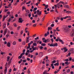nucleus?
<instances>
[{"label":"nucleus","mask_w":74,"mask_h":74,"mask_svg":"<svg viewBox=\"0 0 74 74\" xmlns=\"http://www.w3.org/2000/svg\"><path fill=\"white\" fill-rule=\"evenodd\" d=\"M7 65V62H6V64L5 65V66H6L5 67V69L4 72V74H6L7 71V66H6Z\"/></svg>","instance_id":"nucleus-1"},{"label":"nucleus","mask_w":74,"mask_h":74,"mask_svg":"<svg viewBox=\"0 0 74 74\" xmlns=\"http://www.w3.org/2000/svg\"><path fill=\"white\" fill-rule=\"evenodd\" d=\"M26 13L25 14V16H28V14H29L30 12V11L28 10H25Z\"/></svg>","instance_id":"nucleus-2"},{"label":"nucleus","mask_w":74,"mask_h":74,"mask_svg":"<svg viewBox=\"0 0 74 74\" xmlns=\"http://www.w3.org/2000/svg\"><path fill=\"white\" fill-rule=\"evenodd\" d=\"M64 32H68V27H67V26H65V27L64 28Z\"/></svg>","instance_id":"nucleus-3"},{"label":"nucleus","mask_w":74,"mask_h":74,"mask_svg":"<svg viewBox=\"0 0 74 74\" xmlns=\"http://www.w3.org/2000/svg\"><path fill=\"white\" fill-rule=\"evenodd\" d=\"M74 30L73 29L71 33H70V36L71 37H74Z\"/></svg>","instance_id":"nucleus-4"},{"label":"nucleus","mask_w":74,"mask_h":74,"mask_svg":"<svg viewBox=\"0 0 74 74\" xmlns=\"http://www.w3.org/2000/svg\"><path fill=\"white\" fill-rule=\"evenodd\" d=\"M69 52H71L72 53H74V51L73 48H71L69 49Z\"/></svg>","instance_id":"nucleus-5"},{"label":"nucleus","mask_w":74,"mask_h":74,"mask_svg":"<svg viewBox=\"0 0 74 74\" xmlns=\"http://www.w3.org/2000/svg\"><path fill=\"white\" fill-rule=\"evenodd\" d=\"M23 21L22 20V18H20L18 19V22L19 23H22V22H23Z\"/></svg>","instance_id":"nucleus-6"},{"label":"nucleus","mask_w":74,"mask_h":74,"mask_svg":"<svg viewBox=\"0 0 74 74\" xmlns=\"http://www.w3.org/2000/svg\"><path fill=\"white\" fill-rule=\"evenodd\" d=\"M41 14H42V12L41 11H40L39 12H38V13H37V15H41Z\"/></svg>","instance_id":"nucleus-7"},{"label":"nucleus","mask_w":74,"mask_h":74,"mask_svg":"<svg viewBox=\"0 0 74 74\" xmlns=\"http://www.w3.org/2000/svg\"><path fill=\"white\" fill-rule=\"evenodd\" d=\"M10 32L8 31V32L7 34L6 35V37L7 38H8L9 36V34H10Z\"/></svg>","instance_id":"nucleus-8"},{"label":"nucleus","mask_w":74,"mask_h":74,"mask_svg":"<svg viewBox=\"0 0 74 74\" xmlns=\"http://www.w3.org/2000/svg\"><path fill=\"white\" fill-rule=\"evenodd\" d=\"M64 7H65V8H70L69 7V5H64Z\"/></svg>","instance_id":"nucleus-9"},{"label":"nucleus","mask_w":74,"mask_h":74,"mask_svg":"<svg viewBox=\"0 0 74 74\" xmlns=\"http://www.w3.org/2000/svg\"><path fill=\"white\" fill-rule=\"evenodd\" d=\"M7 47H10V46H11L10 43V42H8V43L7 44Z\"/></svg>","instance_id":"nucleus-10"},{"label":"nucleus","mask_w":74,"mask_h":74,"mask_svg":"<svg viewBox=\"0 0 74 74\" xmlns=\"http://www.w3.org/2000/svg\"><path fill=\"white\" fill-rule=\"evenodd\" d=\"M6 18H7V17H6L5 15L3 16V21H4L5 20V19Z\"/></svg>","instance_id":"nucleus-11"},{"label":"nucleus","mask_w":74,"mask_h":74,"mask_svg":"<svg viewBox=\"0 0 74 74\" xmlns=\"http://www.w3.org/2000/svg\"><path fill=\"white\" fill-rule=\"evenodd\" d=\"M66 13L67 14H72V12L70 11H67L66 12Z\"/></svg>","instance_id":"nucleus-12"},{"label":"nucleus","mask_w":74,"mask_h":74,"mask_svg":"<svg viewBox=\"0 0 74 74\" xmlns=\"http://www.w3.org/2000/svg\"><path fill=\"white\" fill-rule=\"evenodd\" d=\"M65 64H66V66H68L69 64H70V63L68 62H65Z\"/></svg>","instance_id":"nucleus-13"},{"label":"nucleus","mask_w":74,"mask_h":74,"mask_svg":"<svg viewBox=\"0 0 74 74\" xmlns=\"http://www.w3.org/2000/svg\"><path fill=\"white\" fill-rule=\"evenodd\" d=\"M51 66L52 67V69H55V66H53V64H51Z\"/></svg>","instance_id":"nucleus-14"},{"label":"nucleus","mask_w":74,"mask_h":74,"mask_svg":"<svg viewBox=\"0 0 74 74\" xmlns=\"http://www.w3.org/2000/svg\"><path fill=\"white\" fill-rule=\"evenodd\" d=\"M7 61L8 62L10 60V56H8L7 57Z\"/></svg>","instance_id":"nucleus-15"},{"label":"nucleus","mask_w":74,"mask_h":74,"mask_svg":"<svg viewBox=\"0 0 74 74\" xmlns=\"http://www.w3.org/2000/svg\"><path fill=\"white\" fill-rule=\"evenodd\" d=\"M64 49L65 50V52H67V51L68 49H67V48L66 47H64Z\"/></svg>","instance_id":"nucleus-16"},{"label":"nucleus","mask_w":74,"mask_h":74,"mask_svg":"<svg viewBox=\"0 0 74 74\" xmlns=\"http://www.w3.org/2000/svg\"><path fill=\"white\" fill-rule=\"evenodd\" d=\"M59 63L57 62L56 64H54V66H59Z\"/></svg>","instance_id":"nucleus-17"},{"label":"nucleus","mask_w":74,"mask_h":74,"mask_svg":"<svg viewBox=\"0 0 74 74\" xmlns=\"http://www.w3.org/2000/svg\"><path fill=\"white\" fill-rule=\"evenodd\" d=\"M29 14L28 15V16H29V18H30V17H31V16L32 15V13H31V12H30V13H29Z\"/></svg>","instance_id":"nucleus-18"},{"label":"nucleus","mask_w":74,"mask_h":74,"mask_svg":"<svg viewBox=\"0 0 74 74\" xmlns=\"http://www.w3.org/2000/svg\"><path fill=\"white\" fill-rule=\"evenodd\" d=\"M39 55H41V56H43V54L42 53V52H41L39 53Z\"/></svg>","instance_id":"nucleus-19"},{"label":"nucleus","mask_w":74,"mask_h":74,"mask_svg":"<svg viewBox=\"0 0 74 74\" xmlns=\"http://www.w3.org/2000/svg\"><path fill=\"white\" fill-rule=\"evenodd\" d=\"M53 45H54V47H57V46H58V43H54Z\"/></svg>","instance_id":"nucleus-20"},{"label":"nucleus","mask_w":74,"mask_h":74,"mask_svg":"<svg viewBox=\"0 0 74 74\" xmlns=\"http://www.w3.org/2000/svg\"><path fill=\"white\" fill-rule=\"evenodd\" d=\"M30 48V44H28V46L27 47V49H29Z\"/></svg>","instance_id":"nucleus-21"},{"label":"nucleus","mask_w":74,"mask_h":74,"mask_svg":"<svg viewBox=\"0 0 74 74\" xmlns=\"http://www.w3.org/2000/svg\"><path fill=\"white\" fill-rule=\"evenodd\" d=\"M47 73V71L45 70L44 71V72L43 73V74H46Z\"/></svg>","instance_id":"nucleus-22"},{"label":"nucleus","mask_w":74,"mask_h":74,"mask_svg":"<svg viewBox=\"0 0 74 74\" xmlns=\"http://www.w3.org/2000/svg\"><path fill=\"white\" fill-rule=\"evenodd\" d=\"M52 27H48V31H49V30H52Z\"/></svg>","instance_id":"nucleus-23"},{"label":"nucleus","mask_w":74,"mask_h":74,"mask_svg":"<svg viewBox=\"0 0 74 74\" xmlns=\"http://www.w3.org/2000/svg\"><path fill=\"white\" fill-rule=\"evenodd\" d=\"M42 46H45L46 45L45 44V43H42L41 45Z\"/></svg>","instance_id":"nucleus-24"},{"label":"nucleus","mask_w":74,"mask_h":74,"mask_svg":"<svg viewBox=\"0 0 74 74\" xmlns=\"http://www.w3.org/2000/svg\"><path fill=\"white\" fill-rule=\"evenodd\" d=\"M56 61V60H54L52 62V64H53V63H55Z\"/></svg>","instance_id":"nucleus-25"},{"label":"nucleus","mask_w":74,"mask_h":74,"mask_svg":"<svg viewBox=\"0 0 74 74\" xmlns=\"http://www.w3.org/2000/svg\"><path fill=\"white\" fill-rule=\"evenodd\" d=\"M48 51L49 53H50V52H51V51H52V50H51V49H49L48 50Z\"/></svg>","instance_id":"nucleus-26"},{"label":"nucleus","mask_w":74,"mask_h":74,"mask_svg":"<svg viewBox=\"0 0 74 74\" xmlns=\"http://www.w3.org/2000/svg\"><path fill=\"white\" fill-rule=\"evenodd\" d=\"M37 10V8H34L33 10L34 12L35 11H36Z\"/></svg>","instance_id":"nucleus-27"},{"label":"nucleus","mask_w":74,"mask_h":74,"mask_svg":"<svg viewBox=\"0 0 74 74\" xmlns=\"http://www.w3.org/2000/svg\"><path fill=\"white\" fill-rule=\"evenodd\" d=\"M33 45H34V46H37V44H36V43H33Z\"/></svg>","instance_id":"nucleus-28"},{"label":"nucleus","mask_w":74,"mask_h":74,"mask_svg":"<svg viewBox=\"0 0 74 74\" xmlns=\"http://www.w3.org/2000/svg\"><path fill=\"white\" fill-rule=\"evenodd\" d=\"M11 63V61H9V62L8 63V66H10V64Z\"/></svg>","instance_id":"nucleus-29"},{"label":"nucleus","mask_w":74,"mask_h":74,"mask_svg":"<svg viewBox=\"0 0 74 74\" xmlns=\"http://www.w3.org/2000/svg\"><path fill=\"white\" fill-rule=\"evenodd\" d=\"M7 29H6L5 30L4 32V34H6V33H7Z\"/></svg>","instance_id":"nucleus-30"},{"label":"nucleus","mask_w":74,"mask_h":74,"mask_svg":"<svg viewBox=\"0 0 74 74\" xmlns=\"http://www.w3.org/2000/svg\"><path fill=\"white\" fill-rule=\"evenodd\" d=\"M21 26H18V27H17V30H19V29L20 28H21Z\"/></svg>","instance_id":"nucleus-31"},{"label":"nucleus","mask_w":74,"mask_h":74,"mask_svg":"<svg viewBox=\"0 0 74 74\" xmlns=\"http://www.w3.org/2000/svg\"><path fill=\"white\" fill-rule=\"evenodd\" d=\"M57 6H60V3L59 2L57 4Z\"/></svg>","instance_id":"nucleus-32"},{"label":"nucleus","mask_w":74,"mask_h":74,"mask_svg":"<svg viewBox=\"0 0 74 74\" xmlns=\"http://www.w3.org/2000/svg\"><path fill=\"white\" fill-rule=\"evenodd\" d=\"M27 73L28 74H30V71H29V69H28V71H27Z\"/></svg>","instance_id":"nucleus-33"},{"label":"nucleus","mask_w":74,"mask_h":74,"mask_svg":"<svg viewBox=\"0 0 74 74\" xmlns=\"http://www.w3.org/2000/svg\"><path fill=\"white\" fill-rule=\"evenodd\" d=\"M26 43H28V42H29V40L26 39Z\"/></svg>","instance_id":"nucleus-34"},{"label":"nucleus","mask_w":74,"mask_h":74,"mask_svg":"<svg viewBox=\"0 0 74 74\" xmlns=\"http://www.w3.org/2000/svg\"><path fill=\"white\" fill-rule=\"evenodd\" d=\"M16 42L15 41L13 42V45H16Z\"/></svg>","instance_id":"nucleus-35"},{"label":"nucleus","mask_w":74,"mask_h":74,"mask_svg":"<svg viewBox=\"0 0 74 74\" xmlns=\"http://www.w3.org/2000/svg\"><path fill=\"white\" fill-rule=\"evenodd\" d=\"M31 2H32L31 1H29L28 2L26 3V4H30V3H31Z\"/></svg>","instance_id":"nucleus-36"},{"label":"nucleus","mask_w":74,"mask_h":74,"mask_svg":"<svg viewBox=\"0 0 74 74\" xmlns=\"http://www.w3.org/2000/svg\"><path fill=\"white\" fill-rule=\"evenodd\" d=\"M38 38H39V37H38L35 38V40H38Z\"/></svg>","instance_id":"nucleus-37"},{"label":"nucleus","mask_w":74,"mask_h":74,"mask_svg":"<svg viewBox=\"0 0 74 74\" xmlns=\"http://www.w3.org/2000/svg\"><path fill=\"white\" fill-rule=\"evenodd\" d=\"M70 71V69H69L67 70L66 72L68 73H69Z\"/></svg>","instance_id":"nucleus-38"},{"label":"nucleus","mask_w":74,"mask_h":74,"mask_svg":"<svg viewBox=\"0 0 74 74\" xmlns=\"http://www.w3.org/2000/svg\"><path fill=\"white\" fill-rule=\"evenodd\" d=\"M33 41H31L30 42V43H28V44H30V45H31V44H33Z\"/></svg>","instance_id":"nucleus-39"},{"label":"nucleus","mask_w":74,"mask_h":74,"mask_svg":"<svg viewBox=\"0 0 74 74\" xmlns=\"http://www.w3.org/2000/svg\"><path fill=\"white\" fill-rule=\"evenodd\" d=\"M59 29V27H57L56 28V30H57V31H58V32H59L60 31V30L59 29Z\"/></svg>","instance_id":"nucleus-40"},{"label":"nucleus","mask_w":74,"mask_h":74,"mask_svg":"<svg viewBox=\"0 0 74 74\" xmlns=\"http://www.w3.org/2000/svg\"><path fill=\"white\" fill-rule=\"evenodd\" d=\"M25 54V53L23 52L21 54V56H23V55H24Z\"/></svg>","instance_id":"nucleus-41"},{"label":"nucleus","mask_w":74,"mask_h":74,"mask_svg":"<svg viewBox=\"0 0 74 74\" xmlns=\"http://www.w3.org/2000/svg\"><path fill=\"white\" fill-rule=\"evenodd\" d=\"M22 9H23L24 10H26V8L25 6H23V7L22 8Z\"/></svg>","instance_id":"nucleus-42"},{"label":"nucleus","mask_w":74,"mask_h":74,"mask_svg":"<svg viewBox=\"0 0 74 74\" xmlns=\"http://www.w3.org/2000/svg\"><path fill=\"white\" fill-rule=\"evenodd\" d=\"M22 57V56H21V55H20V56L18 57V59H21Z\"/></svg>","instance_id":"nucleus-43"},{"label":"nucleus","mask_w":74,"mask_h":74,"mask_svg":"<svg viewBox=\"0 0 74 74\" xmlns=\"http://www.w3.org/2000/svg\"><path fill=\"white\" fill-rule=\"evenodd\" d=\"M46 62L47 63H49V60H46Z\"/></svg>","instance_id":"nucleus-44"},{"label":"nucleus","mask_w":74,"mask_h":74,"mask_svg":"<svg viewBox=\"0 0 74 74\" xmlns=\"http://www.w3.org/2000/svg\"><path fill=\"white\" fill-rule=\"evenodd\" d=\"M46 40L47 42H49L50 41V39H47Z\"/></svg>","instance_id":"nucleus-45"},{"label":"nucleus","mask_w":74,"mask_h":74,"mask_svg":"<svg viewBox=\"0 0 74 74\" xmlns=\"http://www.w3.org/2000/svg\"><path fill=\"white\" fill-rule=\"evenodd\" d=\"M33 27H36L37 26V24H35L33 25Z\"/></svg>","instance_id":"nucleus-46"},{"label":"nucleus","mask_w":74,"mask_h":74,"mask_svg":"<svg viewBox=\"0 0 74 74\" xmlns=\"http://www.w3.org/2000/svg\"><path fill=\"white\" fill-rule=\"evenodd\" d=\"M59 2L60 3V4H61V3H62V4H63L64 5V2L63 1H60Z\"/></svg>","instance_id":"nucleus-47"},{"label":"nucleus","mask_w":74,"mask_h":74,"mask_svg":"<svg viewBox=\"0 0 74 74\" xmlns=\"http://www.w3.org/2000/svg\"><path fill=\"white\" fill-rule=\"evenodd\" d=\"M11 20V18H10L9 20H8V22H10Z\"/></svg>","instance_id":"nucleus-48"},{"label":"nucleus","mask_w":74,"mask_h":74,"mask_svg":"<svg viewBox=\"0 0 74 74\" xmlns=\"http://www.w3.org/2000/svg\"><path fill=\"white\" fill-rule=\"evenodd\" d=\"M18 41L19 42H22V39H19L18 40Z\"/></svg>","instance_id":"nucleus-49"},{"label":"nucleus","mask_w":74,"mask_h":74,"mask_svg":"<svg viewBox=\"0 0 74 74\" xmlns=\"http://www.w3.org/2000/svg\"><path fill=\"white\" fill-rule=\"evenodd\" d=\"M50 47H54V45H53V44H50Z\"/></svg>","instance_id":"nucleus-50"},{"label":"nucleus","mask_w":74,"mask_h":74,"mask_svg":"<svg viewBox=\"0 0 74 74\" xmlns=\"http://www.w3.org/2000/svg\"><path fill=\"white\" fill-rule=\"evenodd\" d=\"M47 40L46 39L45 40H44L43 41V42H45V43H46L47 42Z\"/></svg>","instance_id":"nucleus-51"},{"label":"nucleus","mask_w":74,"mask_h":74,"mask_svg":"<svg viewBox=\"0 0 74 74\" xmlns=\"http://www.w3.org/2000/svg\"><path fill=\"white\" fill-rule=\"evenodd\" d=\"M22 43L23 45H25L26 44V42H22Z\"/></svg>","instance_id":"nucleus-52"},{"label":"nucleus","mask_w":74,"mask_h":74,"mask_svg":"<svg viewBox=\"0 0 74 74\" xmlns=\"http://www.w3.org/2000/svg\"><path fill=\"white\" fill-rule=\"evenodd\" d=\"M7 14H8V15H10V12L8 11V12H7Z\"/></svg>","instance_id":"nucleus-53"},{"label":"nucleus","mask_w":74,"mask_h":74,"mask_svg":"<svg viewBox=\"0 0 74 74\" xmlns=\"http://www.w3.org/2000/svg\"><path fill=\"white\" fill-rule=\"evenodd\" d=\"M69 60L70 61H71V60H72V58L71 57L69 58Z\"/></svg>","instance_id":"nucleus-54"},{"label":"nucleus","mask_w":74,"mask_h":74,"mask_svg":"<svg viewBox=\"0 0 74 74\" xmlns=\"http://www.w3.org/2000/svg\"><path fill=\"white\" fill-rule=\"evenodd\" d=\"M25 51H26V50L25 49H24L23 51V52L25 53Z\"/></svg>","instance_id":"nucleus-55"},{"label":"nucleus","mask_w":74,"mask_h":74,"mask_svg":"<svg viewBox=\"0 0 74 74\" xmlns=\"http://www.w3.org/2000/svg\"><path fill=\"white\" fill-rule=\"evenodd\" d=\"M12 5V4H11V3H10L9 4V5H8V7H10V6H11V5Z\"/></svg>","instance_id":"nucleus-56"},{"label":"nucleus","mask_w":74,"mask_h":74,"mask_svg":"<svg viewBox=\"0 0 74 74\" xmlns=\"http://www.w3.org/2000/svg\"><path fill=\"white\" fill-rule=\"evenodd\" d=\"M23 31L22 30L21 32V34H23Z\"/></svg>","instance_id":"nucleus-57"},{"label":"nucleus","mask_w":74,"mask_h":74,"mask_svg":"<svg viewBox=\"0 0 74 74\" xmlns=\"http://www.w3.org/2000/svg\"><path fill=\"white\" fill-rule=\"evenodd\" d=\"M33 50L35 51V50H36V47H35L33 49Z\"/></svg>","instance_id":"nucleus-58"},{"label":"nucleus","mask_w":74,"mask_h":74,"mask_svg":"<svg viewBox=\"0 0 74 74\" xmlns=\"http://www.w3.org/2000/svg\"><path fill=\"white\" fill-rule=\"evenodd\" d=\"M69 61V59H65V62H68Z\"/></svg>","instance_id":"nucleus-59"},{"label":"nucleus","mask_w":74,"mask_h":74,"mask_svg":"<svg viewBox=\"0 0 74 74\" xmlns=\"http://www.w3.org/2000/svg\"><path fill=\"white\" fill-rule=\"evenodd\" d=\"M55 12H57V13H58V10H57V9H55Z\"/></svg>","instance_id":"nucleus-60"},{"label":"nucleus","mask_w":74,"mask_h":74,"mask_svg":"<svg viewBox=\"0 0 74 74\" xmlns=\"http://www.w3.org/2000/svg\"><path fill=\"white\" fill-rule=\"evenodd\" d=\"M48 34H47V33H45V37H47V36H48Z\"/></svg>","instance_id":"nucleus-61"},{"label":"nucleus","mask_w":74,"mask_h":74,"mask_svg":"<svg viewBox=\"0 0 74 74\" xmlns=\"http://www.w3.org/2000/svg\"><path fill=\"white\" fill-rule=\"evenodd\" d=\"M54 25H54V24H51V27H53V26H54Z\"/></svg>","instance_id":"nucleus-62"},{"label":"nucleus","mask_w":74,"mask_h":74,"mask_svg":"<svg viewBox=\"0 0 74 74\" xmlns=\"http://www.w3.org/2000/svg\"><path fill=\"white\" fill-rule=\"evenodd\" d=\"M36 22V21H35V20H32V23H34Z\"/></svg>","instance_id":"nucleus-63"},{"label":"nucleus","mask_w":74,"mask_h":74,"mask_svg":"<svg viewBox=\"0 0 74 74\" xmlns=\"http://www.w3.org/2000/svg\"><path fill=\"white\" fill-rule=\"evenodd\" d=\"M48 5H46L45 6V7L46 8H47L48 7Z\"/></svg>","instance_id":"nucleus-64"}]
</instances>
